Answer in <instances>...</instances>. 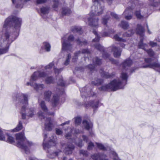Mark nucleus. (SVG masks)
Wrapping results in <instances>:
<instances>
[{"instance_id": "4", "label": "nucleus", "mask_w": 160, "mask_h": 160, "mask_svg": "<svg viewBox=\"0 0 160 160\" xmlns=\"http://www.w3.org/2000/svg\"><path fill=\"white\" fill-rule=\"evenodd\" d=\"M46 77V74H45L43 72L39 71L35 72L31 76L30 82H27L26 85L27 86L30 85L33 87L34 89L37 91L41 89L44 87L43 84H38L36 83H33V82L37 80L39 77L45 78Z\"/></svg>"}, {"instance_id": "37", "label": "nucleus", "mask_w": 160, "mask_h": 160, "mask_svg": "<svg viewBox=\"0 0 160 160\" xmlns=\"http://www.w3.org/2000/svg\"><path fill=\"white\" fill-rule=\"evenodd\" d=\"M97 147L100 149L104 150L106 149L105 147H104L102 144L99 143H96Z\"/></svg>"}, {"instance_id": "22", "label": "nucleus", "mask_w": 160, "mask_h": 160, "mask_svg": "<svg viewBox=\"0 0 160 160\" xmlns=\"http://www.w3.org/2000/svg\"><path fill=\"white\" fill-rule=\"evenodd\" d=\"M71 13V10L68 8H62V13L63 15H68Z\"/></svg>"}, {"instance_id": "24", "label": "nucleus", "mask_w": 160, "mask_h": 160, "mask_svg": "<svg viewBox=\"0 0 160 160\" xmlns=\"http://www.w3.org/2000/svg\"><path fill=\"white\" fill-rule=\"evenodd\" d=\"M47 137V134H45L44 135V142L43 143V148L44 149H46L47 148H49L50 147V146L48 144H47V143H45V142H46Z\"/></svg>"}, {"instance_id": "44", "label": "nucleus", "mask_w": 160, "mask_h": 160, "mask_svg": "<svg viewBox=\"0 0 160 160\" xmlns=\"http://www.w3.org/2000/svg\"><path fill=\"white\" fill-rule=\"evenodd\" d=\"M111 153L112 155L115 157V158L114 159V160H120L118 158L117 156L116 153L115 152L113 151L111 152Z\"/></svg>"}, {"instance_id": "20", "label": "nucleus", "mask_w": 160, "mask_h": 160, "mask_svg": "<svg viewBox=\"0 0 160 160\" xmlns=\"http://www.w3.org/2000/svg\"><path fill=\"white\" fill-rule=\"evenodd\" d=\"M138 48H141L144 50H146V48H147L148 46L147 44H144L143 42V40L141 39L138 44Z\"/></svg>"}, {"instance_id": "47", "label": "nucleus", "mask_w": 160, "mask_h": 160, "mask_svg": "<svg viewBox=\"0 0 160 160\" xmlns=\"http://www.w3.org/2000/svg\"><path fill=\"white\" fill-rule=\"evenodd\" d=\"M149 45L152 47H154L156 46L157 47V43L153 41H150L149 42Z\"/></svg>"}, {"instance_id": "62", "label": "nucleus", "mask_w": 160, "mask_h": 160, "mask_svg": "<svg viewBox=\"0 0 160 160\" xmlns=\"http://www.w3.org/2000/svg\"><path fill=\"white\" fill-rule=\"evenodd\" d=\"M77 43L78 44H81V45H82L81 42H80L78 40H77Z\"/></svg>"}, {"instance_id": "14", "label": "nucleus", "mask_w": 160, "mask_h": 160, "mask_svg": "<svg viewBox=\"0 0 160 160\" xmlns=\"http://www.w3.org/2000/svg\"><path fill=\"white\" fill-rule=\"evenodd\" d=\"M105 155H100L99 154H94L92 156V158L94 160H108L107 159H105Z\"/></svg>"}, {"instance_id": "5", "label": "nucleus", "mask_w": 160, "mask_h": 160, "mask_svg": "<svg viewBox=\"0 0 160 160\" xmlns=\"http://www.w3.org/2000/svg\"><path fill=\"white\" fill-rule=\"evenodd\" d=\"M22 20L20 18L16 17H9L7 18L5 21L3 25L4 28L10 26L11 24L14 25L15 29H18L20 27Z\"/></svg>"}, {"instance_id": "64", "label": "nucleus", "mask_w": 160, "mask_h": 160, "mask_svg": "<svg viewBox=\"0 0 160 160\" xmlns=\"http://www.w3.org/2000/svg\"><path fill=\"white\" fill-rule=\"evenodd\" d=\"M157 49H158V50L160 51V47L159 46H157Z\"/></svg>"}, {"instance_id": "25", "label": "nucleus", "mask_w": 160, "mask_h": 160, "mask_svg": "<svg viewBox=\"0 0 160 160\" xmlns=\"http://www.w3.org/2000/svg\"><path fill=\"white\" fill-rule=\"evenodd\" d=\"M22 128V123L20 121L19 124L17 126V127L14 129L12 130V131L13 132H18Z\"/></svg>"}, {"instance_id": "30", "label": "nucleus", "mask_w": 160, "mask_h": 160, "mask_svg": "<svg viewBox=\"0 0 160 160\" xmlns=\"http://www.w3.org/2000/svg\"><path fill=\"white\" fill-rule=\"evenodd\" d=\"M58 97L57 96H54L52 101V102L53 104L54 105H55L58 102Z\"/></svg>"}, {"instance_id": "36", "label": "nucleus", "mask_w": 160, "mask_h": 160, "mask_svg": "<svg viewBox=\"0 0 160 160\" xmlns=\"http://www.w3.org/2000/svg\"><path fill=\"white\" fill-rule=\"evenodd\" d=\"M114 38L117 41H122V42H124V40L119 37L118 35H116L114 37Z\"/></svg>"}, {"instance_id": "33", "label": "nucleus", "mask_w": 160, "mask_h": 160, "mask_svg": "<svg viewBox=\"0 0 160 160\" xmlns=\"http://www.w3.org/2000/svg\"><path fill=\"white\" fill-rule=\"evenodd\" d=\"M93 62L97 64H100L101 63V60L99 59L98 58H95L93 60Z\"/></svg>"}, {"instance_id": "32", "label": "nucleus", "mask_w": 160, "mask_h": 160, "mask_svg": "<svg viewBox=\"0 0 160 160\" xmlns=\"http://www.w3.org/2000/svg\"><path fill=\"white\" fill-rule=\"evenodd\" d=\"M135 14L138 19H141L143 18V16L141 15L139 11H136L135 13Z\"/></svg>"}, {"instance_id": "10", "label": "nucleus", "mask_w": 160, "mask_h": 160, "mask_svg": "<svg viewBox=\"0 0 160 160\" xmlns=\"http://www.w3.org/2000/svg\"><path fill=\"white\" fill-rule=\"evenodd\" d=\"M45 125V129L48 131L51 130L53 127L52 121L50 118H46Z\"/></svg>"}, {"instance_id": "56", "label": "nucleus", "mask_w": 160, "mask_h": 160, "mask_svg": "<svg viewBox=\"0 0 160 160\" xmlns=\"http://www.w3.org/2000/svg\"><path fill=\"white\" fill-rule=\"evenodd\" d=\"M54 72H55V73L58 74L60 72V70H59L56 68H54Z\"/></svg>"}, {"instance_id": "31", "label": "nucleus", "mask_w": 160, "mask_h": 160, "mask_svg": "<svg viewBox=\"0 0 160 160\" xmlns=\"http://www.w3.org/2000/svg\"><path fill=\"white\" fill-rule=\"evenodd\" d=\"M75 123L76 125H78L81 123V119L80 117H76L75 118Z\"/></svg>"}, {"instance_id": "59", "label": "nucleus", "mask_w": 160, "mask_h": 160, "mask_svg": "<svg viewBox=\"0 0 160 160\" xmlns=\"http://www.w3.org/2000/svg\"><path fill=\"white\" fill-rule=\"evenodd\" d=\"M71 136V133H69V134H67L65 135V137L67 138H68L69 137Z\"/></svg>"}, {"instance_id": "12", "label": "nucleus", "mask_w": 160, "mask_h": 160, "mask_svg": "<svg viewBox=\"0 0 160 160\" xmlns=\"http://www.w3.org/2000/svg\"><path fill=\"white\" fill-rule=\"evenodd\" d=\"M132 8H129L126 9L123 13V14L125 16V18L127 20H130L132 18V16L131 15L128 16L127 14L131 13L132 12Z\"/></svg>"}, {"instance_id": "46", "label": "nucleus", "mask_w": 160, "mask_h": 160, "mask_svg": "<svg viewBox=\"0 0 160 160\" xmlns=\"http://www.w3.org/2000/svg\"><path fill=\"white\" fill-rule=\"evenodd\" d=\"M56 134L58 135H60L62 134V132L61 130L58 128H56Z\"/></svg>"}, {"instance_id": "53", "label": "nucleus", "mask_w": 160, "mask_h": 160, "mask_svg": "<svg viewBox=\"0 0 160 160\" xmlns=\"http://www.w3.org/2000/svg\"><path fill=\"white\" fill-rule=\"evenodd\" d=\"M111 15L114 18H115L116 19L118 18V15L116 14L115 13L113 12H112L111 13Z\"/></svg>"}, {"instance_id": "17", "label": "nucleus", "mask_w": 160, "mask_h": 160, "mask_svg": "<svg viewBox=\"0 0 160 160\" xmlns=\"http://www.w3.org/2000/svg\"><path fill=\"white\" fill-rule=\"evenodd\" d=\"M137 33L139 34L142 37L143 36L144 29L140 25H138L136 29Z\"/></svg>"}, {"instance_id": "26", "label": "nucleus", "mask_w": 160, "mask_h": 160, "mask_svg": "<svg viewBox=\"0 0 160 160\" xmlns=\"http://www.w3.org/2000/svg\"><path fill=\"white\" fill-rule=\"evenodd\" d=\"M49 8L48 7H43L41 8V11L42 14H46L48 13Z\"/></svg>"}, {"instance_id": "61", "label": "nucleus", "mask_w": 160, "mask_h": 160, "mask_svg": "<svg viewBox=\"0 0 160 160\" xmlns=\"http://www.w3.org/2000/svg\"><path fill=\"white\" fill-rule=\"evenodd\" d=\"M77 144L78 145V146H79L80 147H82V142H81V143H77Z\"/></svg>"}, {"instance_id": "49", "label": "nucleus", "mask_w": 160, "mask_h": 160, "mask_svg": "<svg viewBox=\"0 0 160 160\" xmlns=\"http://www.w3.org/2000/svg\"><path fill=\"white\" fill-rule=\"evenodd\" d=\"M46 0H37V3L38 4H42L46 2Z\"/></svg>"}, {"instance_id": "48", "label": "nucleus", "mask_w": 160, "mask_h": 160, "mask_svg": "<svg viewBox=\"0 0 160 160\" xmlns=\"http://www.w3.org/2000/svg\"><path fill=\"white\" fill-rule=\"evenodd\" d=\"M102 75L103 77L106 78H108L110 77V75L109 74L108 72H103V73L102 74Z\"/></svg>"}, {"instance_id": "23", "label": "nucleus", "mask_w": 160, "mask_h": 160, "mask_svg": "<svg viewBox=\"0 0 160 160\" xmlns=\"http://www.w3.org/2000/svg\"><path fill=\"white\" fill-rule=\"evenodd\" d=\"M40 105L41 108L45 112H47L48 109L46 107L45 102L43 101H42L40 103Z\"/></svg>"}, {"instance_id": "60", "label": "nucleus", "mask_w": 160, "mask_h": 160, "mask_svg": "<svg viewBox=\"0 0 160 160\" xmlns=\"http://www.w3.org/2000/svg\"><path fill=\"white\" fill-rule=\"evenodd\" d=\"M80 153H82L83 154H85L86 153V151L83 150H81L80 151Z\"/></svg>"}, {"instance_id": "16", "label": "nucleus", "mask_w": 160, "mask_h": 160, "mask_svg": "<svg viewBox=\"0 0 160 160\" xmlns=\"http://www.w3.org/2000/svg\"><path fill=\"white\" fill-rule=\"evenodd\" d=\"M51 48V45L49 43L44 42L43 43L42 47V49L45 50L47 52H48L50 51Z\"/></svg>"}, {"instance_id": "45", "label": "nucleus", "mask_w": 160, "mask_h": 160, "mask_svg": "<svg viewBox=\"0 0 160 160\" xmlns=\"http://www.w3.org/2000/svg\"><path fill=\"white\" fill-rule=\"evenodd\" d=\"M94 147L93 144L92 142H90L88 143V149H92Z\"/></svg>"}, {"instance_id": "51", "label": "nucleus", "mask_w": 160, "mask_h": 160, "mask_svg": "<svg viewBox=\"0 0 160 160\" xmlns=\"http://www.w3.org/2000/svg\"><path fill=\"white\" fill-rule=\"evenodd\" d=\"M81 52L80 51H78V52H76L74 54V57L75 58H76V57H78V56H79L81 54Z\"/></svg>"}, {"instance_id": "39", "label": "nucleus", "mask_w": 160, "mask_h": 160, "mask_svg": "<svg viewBox=\"0 0 160 160\" xmlns=\"http://www.w3.org/2000/svg\"><path fill=\"white\" fill-rule=\"evenodd\" d=\"M71 58V55L69 54L67 56V58L64 62V64L66 65H67L69 64V60Z\"/></svg>"}, {"instance_id": "3", "label": "nucleus", "mask_w": 160, "mask_h": 160, "mask_svg": "<svg viewBox=\"0 0 160 160\" xmlns=\"http://www.w3.org/2000/svg\"><path fill=\"white\" fill-rule=\"evenodd\" d=\"M121 77L123 79V82H120L119 80H115L112 81L108 84L105 86L106 88L111 89L112 90L116 91L118 89L122 88L126 84V80L128 78L127 74L122 73Z\"/></svg>"}, {"instance_id": "63", "label": "nucleus", "mask_w": 160, "mask_h": 160, "mask_svg": "<svg viewBox=\"0 0 160 160\" xmlns=\"http://www.w3.org/2000/svg\"><path fill=\"white\" fill-rule=\"evenodd\" d=\"M147 28L148 29V33L149 34H151V32H150L149 30L148 29V25H147Z\"/></svg>"}, {"instance_id": "38", "label": "nucleus", "mask_w": 160, "mask_h": 160, "mask_svg": "<svg viewBox=\"0 0 160 160\" xmlns=\"http://www.w3.org/2000/svg\"><path fill=\"white\" fill-rule=\"evenodd\" d=\"M96 82H95L94 81H92V83L94 85H98L101 83L102 81L100 79H98L96 80Z\"/></svg>"}, {"instance_id": "21", "label": "nucleus", "mask_w": 160, "mask_h": 160, "mask_svg": "<svg viewBox=\"0 0 160 160\" xmlns=\"http://www.w3.org/2000/svg\"><path fill=\"white\" fill-rule=\"evenodd\" d=\"M51 94V92L50 91L45 92L44 93V98L45 99L46 101H49Z\"/></svg>"}, {"instance_id": "41", "label": "nucleus", "mask_w": 160, "mask_h": 160, "mask_svg": "<svg viewBox=\"0 0 160 160\" xmlns=\"http://www.w3.org/2000/svg\"><path fill=\"white\" fill-rule=\"evenodd\" d=\"M38 115L39 117L41 119H42L43 118L45 119V118L44 117L43 113H42L41 111H40L38 113Z\"/></svg>"}, {"instance_id": "52", "label": "nucleus", "mask_w": 160, "mask_h": 160, "mask_svg": "<svg viewBox=\"0 0 160 160\" xmlns=\"http://www.w3.org/2000/svg\"><path fill=\"white\" fill-rule=\"evenodd\" d=\"M58 84L62 86H64V82L63 81L62 79H61L60 81V82H58Z\"/></svg>"}, {"instance_id": "50", "label": "nucleus", "mask_w": 160, "mask_h": 160, "mask_svg": "<svg viewBox=\"0 0 160 160\" xmlns=\"http://www.w3.org/2000/svg\"><path fill=\"white\" fill-rule=\"evenodd\" d=\"M58 2L55 1V2L53 6V8H54L55 10H57L56 8L58 7Z\"/></svg>"}, {"instance_id": "15", "label": "nucleus", "mask_w": 160, "mask_h": 160, "mask_svg": "<svg viewBox=\"0 0 160 160\" xmlns=\"http://www.w3.org/2000/svg\"><path fill=\"white\" fill-rule=\"evenodd\" d=\"M83 124L85 128L89 130L92 127V124L91 122H88L86 120H84L83 122Z\"/></svg>"}, {"instance_id": "19", "label": "nucleus", "mask_w": 160, "mask_h": 160, "mask_svg": "<svg viewBox=\"0 0 160 160\" xmlns=\"http://www.w3.org/2000/svg\"><path fill=\"white\" fill-rule=\"evenodd\" d=\"M132 63V60L130 59L126 60L124 61L122 65L124 68L125 69L127 68V67L130 66Z\"/></svg>"}, {"instance_id": "1", "label": "nucleus", "mask_w": 160, "mask_h": 160, "mask_svg": "<svg viewBox=\"0 0 160 160\" xmlns=\"http://www.w3.org/2000/svg\"><path fill=\"white\" fill-rule=\"evenodd\" d=\"M16 97L18 99L21 100L20 103L21 105L22 106L20 111L22 119L32 117L34 115L33 109L26 108L28 104L27 96L22 93H18L16 95Z\"/></svg>"}, {"instance_id": "6", "label": "nucleus", "mask_w": 160, "mask_h": 160, "mask_svg": "<svg viewBox=\"0 0 160 160\" xmlns=\"http://www.w3.org/2000/svg\"><path fill=\"white\" fill-rule=\"evenodd\" d=\"M66 36L62 38V50H70L72 48V46L70 44L69 42L73 41V36L72 35L68 37V40L66 41Z\"/></svg>"}, {"instance_id": "13", "label": "nucleus", "mask_w": 160, "mask_h": 160, "mask_svg": "<svg viewBox=\"0 0 160 160\" xmlns=\"http://www.w3.org/2000/svg\"><path fill=\"white\" fill-rule=\"evenodd\" d=\"M112 50L114 52L113 54L115 57H118L120 56L121 51L119 48L113 47Z\"/></svg>"}, {"instance_id": "11", "label": "nucleus", "mask_w": 160, "mask_h": 160, "mask_svg": "<svg viewBox=\"0 0 160 160\" xmlns=\"http://www.w3.org/2000/svg\"><path fill=\"white\" fill-rule=\"evenodd\" d=\"M4 39L7 40L9 42H11L14 39H15L16 37V36H11L10 35L9 32L8 30L5 31L3 36Z\"/></svg>"}, {"instance_id": "55", "label": "nucleus", "mask_w": 160, "mask_h": 160, "mask_svg": "<svg viewBox=\"0 0 160 160\" xmlns=\"http://www.w3.org/2000/svg\"><path fill=\"white\" fill-rule=\"evenodd\" d=\"M107 22V20L105 18H103L102 20V23L104 25H106Z\"/></svg>"}, {"instance_id": "29", "label": "nucleus", "mask_w": 160, "mask_h": 160, "mask_svg": "<svg viewBox=\"0 0 160 160\" xmlns=\"http://www.w3.org/2000/svg\"><path fill=\"white\" fill-rule=\"evenodd\" d=\"M8 46L4 48H0V54H3L7 52L8 51Z\"/></svg>"}, {"instance_id": "18", "label": "nucleus", "mask_w": 160, "mask_h": 160, "mask_svg": "<svg viewBox=\"0 0 160 160\" xmlns=\"http://www.w3.org/2000/svg\"><path fill=\"white\" fill-rule=\"evenodd\" d=\"M74 148V146L73 145L69 144L67 146V148H65V151L67 154H69L71 153L72 151Z\"/></svg>"}, {"instance_id": "43", "label": "nucleus", "mask_w": 160, "mask_h": 160, "mask_svg": "<svg viewBox=\"0 0 160 160\" xmlns=\"http://www.w3.org/2000/svg\"><path fill=\"white\" fill-rule=\"evenodd\" d=\"M87 90V88L86 87H84L80 90L82 96L83 94L86 92V91Z\"/></svg>"}, {"instance_id": "2", "label": "nucleus", "mask_w": 160, "mask_h": 160, "mask_svg": "<svg viewBox=\"0 0 160 160\" xmlns=\"http://www.w3.org/2000/svg\"><path fill=\"white\" fill-rule=\"evenodd\" d=\"M16 140L17 147L28 151V148L33 145L32 142H29L26 138L23 132L16 134Z\"/></svg>"}, {"instance_id": "58", "label": "nucleus", "mask_w": 160, "mask_h": 160, "mask_svg": "<svg viewBox=\"0 0 160 160\" xmlns=\"http://www.w3.org/2000/svg\"><path fill=\"white\" fill-rule=\"evenodd\" d=\"M81 28L80 27H75V30L77 32H78L81 30Z\"/></svg>"}, {"instance_id": "57", "label": "nucleus", "mask_w": 160, "mask_h": 160, "mask_svg": "<svg viewBox=\"0 0 160 160\" xmlns=\"http://www.w3.org/2000/svg\"><path fill=\"white\" fill-rule=\"evenodd\" d=\"M89 52V51L88 50L84 49L82 50V53H88Z\"/></svg>"}, {"instance_id": "27", "label": "nucleus", "mask_w": 160, "mask_h": 160, "mask_svg": "<svg viewBox=\"0 0 160 160\" xmlns=\"http://www.w3.org/2000/svg\"><path fill=\"white\" fill-rule=\"evenodd\" d=\"M90 105L93 108H98V101L92 102H90Z\"/></svg>"}, {"instance_id": "28", "label": "nucleus", "mask_w": 160, "mask_h": 160, "mask_svg": "<svg viewBox=\"0 0 160 160\" xmlns=\"http://www.w3.org/2000/svg\"><path fill=\"white\" fill-rule=\"evenodd\" d=\"M120 25L124 29L127 28L129 26L128 23L127 22L124 21H122Z\"/></svg>"}, {"instance_id": "9", "label": "nucleus", "mask_w": 160, "mask_h": 160, "mask_svg": "<svg viewBox=\"0 0 160 160\" xmlns=\"http://www.w3.org/2000/svg\"><path fill=\"white\" fill-rule=\"evenodd\" d=\"M93 33L96 35V37L95 39L93 40L92 42V43H94V42L97 43L96 45H94V44H92L93 45H94L95 46V47L98 49L102 51L103 50V48L101 45H99L98 42L99 41V38L98 35H97V33L95 31H93Z\"/></svg>"}, {"instance_id": "8", "label": "nucleus", "mask_w": 160, "mask_h": 160, "mask_svg": "<svg viewBox=\"0 0 160 160\" xmlns=\"http://www.w3.org/2000/svg\"><path fill=\"white\" fill-rule=\"evenodd\" d=\"M0 140L6 141L11 143H14V138L12 137L7 135L5 136L3 135L2 132L1 130H0Z\"/></svg>"}, {"instance_id": "7", "label": "nucleus", "mask_w": 160, "mask_h": 160, "mask_svg": "<svg viewBox=\"0 0 160 160\" xmlns=\"http://www.w3.org/2000/svg\"><path fill=\"white\" fill-rule=\"evenodd\" d=\"M145 62L148 64L146 66H144V68L149 67L152 68L160 72V63L152 62L151 58L145 59Z\"/></svg>"}, {"instance_id": "34", "label": "nucleus", "mask_w": 160, "mask_h": 160, "mask_svg": "<svg viewBox=\"0 0 160 160\" xmlns=\"http://www.w3.org/2000/svg\"><path fill=\"white\" fill-rule=\"evenodd\" d=\"M48 143L49 144H52V146H54L56 144V140L55 138H53V139H51L49 141Z\"/></svg>"}, {"instance_id": "40", "label": "nucleus", "mask_w": 160, "mask_h": 160, "mask_svg": "<svg viewBox=\"0 0 160 160\" xmlns=\"http://www.w3.org/2000/svg\"><path fill=\"white\" fill-rule=\"evenodd\" d=\"M147 52L150 56H153L154 55V53L151 49H149L148 50Z\"/></svg>"}, {"instance_id": "54", "label": "nucleus", "mask_w": 160, "mask_h": 160, "mask_svg": "<svg viewBox=\"0 0 160 160\" xmlns=\"http://www.w3.org/2000/svg\"><path fill=\"white\" fill-rule=\"evenodd\" d=\"M82 138H83L84 141H85L86 142H88V138L87 137L83 135L82 136Z\"/></svg>"}, {"instance_id": "42", "label": "nucleus", "mask_w": 160, "mask_h": 160, "mask_svg": "<svg viewBox=\"0 0 160 160\" xmlns=\"http://www.w3.org/2000/svg\"><path fill=\"white\" fill-rule=\"evenodd\" d=\"M53 62H52L50 63L48 65L46 66L45 67L46 69H50L53 66Z\"/></svg>"}, {"instance_id": "35", "label": "nucleus", "mask_w": 160, "mask_h": 160, "mask_svg": "<svg viewBox=\"0 0 160 160\" xmlns=\"http://www.w3.org/2000/svg\"><path fill=\"white\" fill-rule=\"evenodd\" d=\"M46 82L47 83H50L53 82V79L51 77H48L45 80Z\"/></svg>"}]
</instances>
